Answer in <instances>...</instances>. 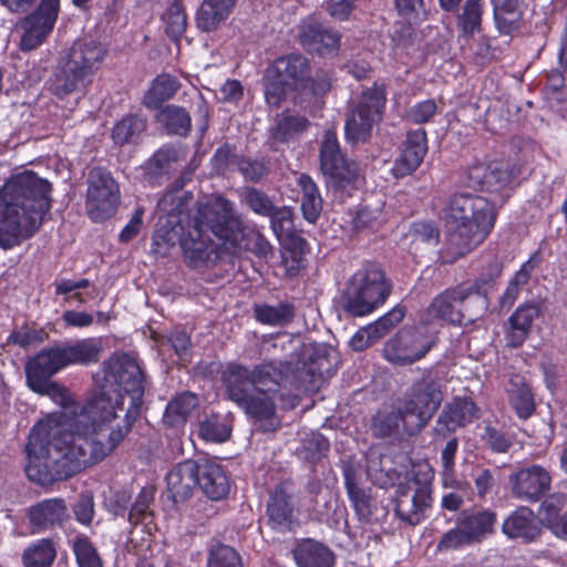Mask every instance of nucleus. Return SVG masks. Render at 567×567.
Returning <instances> with one entry per match:
<instances>
[{
  "label": "nucleus",
  "mask_w": 567,
  "mask_h": 567,
  "mask_svg": "<svg viewBox=\"0 0 567 567\" xmlns=\"http://www.w3.org/2000/svg\"><path fill=\"white\" fill-rule=\"evenodd\" d=\"M145 383V374L136 359L126 353L112 358L106 364L100 391L86 400L82 412L92 420L93 429L104 427L116 419V410L123 409L124 396L128 395L131 406L123 424L110 431L106 443L65 431L58 432L50 441L35 429L28 444V478L40 486H51L102 461L131 432L143 404Z\"/></svg>",
  "instance_id": "nucleus-1"
},
{
  "label": "nucleus",
  "mask_w": 567,
  "mask_h": 567,
  "mask_svg": "<svg viewBox=\"0 0 567 567\" xmlns=\"http://www.w3.org/2000/svg\"><path fill=\"white\" fill-rule=\"evenodd\" d=\"M184 259L193 269H207L217 264L221 246L233 255L249 251L258 258L274 255V248L256 227L245 225L235 204L223 195L197 205V217L190 233L182 241Z\"/></svg>",
  "instance_id": "nucleus-2"
},
{
  "label": "nucleus",
  "mask_w": 567,
  "mask_h": 567,
  "mask_svg": "<svg viewBox=\"0 0 567 567\" xmlns=\"http://www.w3.org/2000/svg\"><path fill=\"white\" fill-rule=\"evenodd\" d=\"M101 347L93 339H82L73 343H62L49 348H44L32 357L25 364V378L28 386L35 393L48 395L54 403L63 409L64 414L76 424L78 431H70L71 433H79L85 436L99 439L103 427L93 429L92 420L82 412L85 405L75 400L74 394L69 388L62 385L51 378L69 365H90L96 363L100 359ZM39 429L44 435H48L50 441L53 436L64 429H48L47 425L38 423L34 425L29 434ZM65 432H69L65 430ZM28 443L25 444L27 464L24 471L30 463L28 454Z\"/></svg>",
  "instance_id": "nucleus-3"
},
{
  "label": "nucleus",
  "mask_w": 567,
  "mask_h": 567,
  "mask_svg": "<svg viewBox=\"0 0 567 567\" xmlns=\"http://www.w3.org/2000/svg\"><path fill=\"white\" fill-rule=\"evenodd\" d=\"M53 185L33 171L11 175L0 187V248L31 239L50 215Z\"/></svg>",
  "instance_id": "nucleus-4"
},
{
  "label": "nucleus",
  "mask_w": 567,
  "mask_h": 567,
  "mask_svg": "<svg viewBox=\"0 0 567 567\" xmlns=\"http://www.w3.org/2000/svg\"><path fill=\"white\" fill-rule=\"evenodd\" d=\"M332 85L331 72L318 69L312 74L310 60L299 52L284 54L274 60L265 78V101L278 109L289 93H309L323 96Z\"/></svg>",
  "instance_id": "nucleus-5"
},
{
  "label": "nucleus",
  "mask_w": 567,
  "mask_h": 567,
  "mask_svg": "<svg viewBox=\"0 0 567 567\" xmlns=\"http://www.w3.org/2000/svg\"><path fill=\"white\" fill-rule=\"evenodd\" d=\"M106 49L93 40H76L62 54L50 78V91L60 100L86 89L101 69Z\"/></svg>",
  "instance_id": "nucleus-6"
},
{
  "label": "nucleus",
  "mask_w": 567,
  "mask_h": 567,
  "mask_svg": "<svg viewBox=\"0 0 567 567\" xmlns=\"http://www.w3.org/2000/svg\"><path fill=\"white\" fill-rule=\"evenodd\" d=\"M392 292V282L375 262H364L344 282L340 292L341 309L350 317L370 316L382 307Z\"/></svg>",
  "instance_id": "nucleus-7"
},
{
  "label": "nucleus",
  "mask_w": 567,
  "mask_h": 567,
  "mask_svg": "<svg viewBox=\"0 0 567 567\" xmlns=\"http://www.w3.org/2000/svg\"><path fill=\"white\" fill-rule=\"evenodd\" d=\"M446 218L463 237L482 245L495 227L497 212L488 198L470 194H453L445 207Z\"/></svg>",
  "instance_id": "nucleus-8"
},
{
  "label": "nucleus",
  "mask_w": 567,
  "mask_h": 567,
  "mask_svg": "<svg viewBox=\"0 0 567 567\" xmlns=\"http://www.w3.org/2000/svg\"><path fill=\"white\" fill-rule=\"evenodd\" d=\"M319 169L326 185L334 193L353 186L359 176V165L342 151L334 130L323 133L319 147Z\"/></svg>",
  "instance_id": "nucleus-9"
},
{
  "label": "nucleus",
  "mask_w": 567,
  "mask_h": 567,
  "mask_svg": "<svg viewBox=\"0 0 567 567\" xmlns=\"http://www.w3.org/2000/svg\"><path fill=\"white\" fill-rule=\"evenodd\" d=\"M457 525L445 532L439 543L437 550H456L482 543L495 533L497 513L491 508L464 509L457 517Z\"/></svg>",
  "instance_id": "nucleus-10"
},
{
  "label": "nucleus",
  "mask_w": 567,
  "mask_h": 567,
  "mask_svg": "<svg viewBox=\"0 0 567 567\" xmlns=\"http://www.w3.org/2000/svg\"><path fill=\"white\" fill-rule=\"evenodd\" d=\"M85 213L91 221L104 223L112 218L121 203V188L110 169L94 166L87 173Z\"/></svg>",
  "instance_id": "nucleus-11"
},
{
  "label": "nucleus",
  "mask_w": 567,
  "mask_h": 567,
  "mask_svg": "<svg viewBox=\"0 0 567 567\" xmlns=\"http://www.w3.org/2000/svg\"><path fill=\"white\" fill-rule=\"evenodd\" d=\"M434 472L429 464L413 468L411 482L416 486L409 499L410 487L400 484L396 488L394 512L399 519L408 525L416 526L425 518V512L432 507V481Z\"/></svg>",
  "instance_id": "nucleus-12"
},
{
  "label": "nucleus",
  "mask_w": 567,
  "mask_h": 567,
  "mask_svg": "<svg viewBox=\"0 0 567 567\" xmlns=\"http://www.w3.org/2000/svg\"><path fill=\"white\" fill-rule=\"evenodd\" d=\"M442 401V386L440 381L433 378V368L423 369L422 377L412 383L403 402L405 414L413 421L409 431L421 432L437 412Z\"/></svg>",
  "instance_id": "nucleus-13"
},
{
  "label": "nucleus",
  "mask_w": 567,
  "mask_h": 567,
  "mask_svg": "<svg viewBox=\"0 0 567 567\" xmlns=\"http://www.w3.org/2000/svg\"><path fill=\"white\" fill-rule=\"evenodd\" d=\"M226 393L245 414L256 422H265L264 432H275L279 427V421H276V396L271 390H259L251 388V383L245 381L244 384L223 380Z\"/></svg>",
  "instance_id": "nucleus-14"
},
{
  "label": "nucleus",
  "mask_w": 567,
  "mask_h": 567,
  "mask_svg": "<svg viewBox=\"0 0 567 567\" xmlns=\"http://www.w3.org/2000/svg\"><path fill=\"white\" fill-rule=\"evenodd\" d=\"M386 104V85L374 82L373 86L364 90L361 100L344 124V135L348 143L357 145L364 143L371 135L375 121L382 116Z\"/></svg>",
  "instance_id": "nucleus-15"
},
{
  "label": "nucleus",
  "mask_w": 567,
  "mask_h": 567,
  "mask_svg": "<svg viewBox=\"0 0 567 567\" xmlns=\"http://www.w3.org/2000/svg\"><path fill=\"white\" fill-rule=\"evenodd\" d=\"M295 30L296 41L310 54L333 56L341 48L342 34L317 13L301 18Z\"/></svg>",
  "instance_id": "nucleus-16"
},
{
  "label": "nucleus",
  "mask_w": 567,
  "mask_h": 567,
  "mask_svg": "<svg viewBox=\"0 0 567 567\" xmlns=\"http://www.w3.org/2000/svg\"><path fill=\"white\" fill-rule=\"evenodd\" d=\"M482 282L478 279L465 280L437 293L427 307V315L437 321L460 327L465 316L462 306L472 296L481 295Z\"/></svg>",
  "instance_id": "nucleus-17"
},
{
  "label": "nucleus",
  "mask_w": 567,
  "mask_h": 567,
  "mask_svg": "<svg viewBox=\"0 0 567 567\" xmlns=\"http://www.w3.org/2000/svg\"><path fill=\"white\" fill-rule=\"evenodd\" d=\"M436 341L413 328H402L383 347L384 359L393 365H411L427 355Z\"/></svg>",
  "instance_id": "nucleus-18"
},
{
  "label": "nucleus",
  "mask_w": 567,
  "mask_h": 567,
  "mask_svg": "<svg viewBox=\"0 0 567 567\" xmlns=\"http://www.w3.org/2000/svg\"><path fill=\"white\" fill-rule=\"evenodd\" d=\"M287 363L282 361H262L249 369L239 363H229L223 374V380L241 384L245 381L251 383V388L259 390H271L278 394L282 383L287 379Z\"/></svg>",
  "instance_id": "nucleus-19"
},
{
  "label": "nucleus",
  "mask_w": 567,
  "mask_h": 567,
  "mask_svg": "<svg viewBox=\"0 0 567 567\" xmlns=\"http://www.w3.org/2000/svg\"><path fill=\"white\" fill-rule=\"evenodd\" d=\"M60 13V0H40L37 8L20 20L23 30L19 48L32 51L39 48L51 34Z\"/></svg>",
  "instance_id": "nucleus-20"
},
{
  "label": "nucleus",
  "mask_w": 567,
  "mask_h": 567,
  "mask_svg": "<svg viewBox=\"0 0 567 567\" xmlns=\"http://www.w3.org/2000/svg\"><path fill=\"white\" fill-rule=\"evenodd\" d=\"M553 476L539 464H530L516 468L508 475L511 496L527 503H539L550 491Z\"/></svg>",
  "instance_id": "nucleus-21"
},
{
  "label": "nucleus",
  "mask_w": 567,
  "mask_h": 567,
  "mask_svg": "<svg viewBox=\"0 0 567 567\" xmlns=\"http://www.w3.org/2000/svg\"><path fill=\"white\" fill-rule=\"evenodd\" d=\"M291 484L280 482L269 492L266 505L267 524L278 533L290 532L297 522Z\"/></svg>",
  "instance_id": "nucleus-22"
},
{
  "label": "nucleus",
  "mask_w": 567,
  "mask_h": 567,
  "mask_svg": "<svg viewBox=\"0 0 567 567\" xmlns=\"http://www.w3.org/2000/svg\"><path fill=\"white\" fill-rule=\"evenodd\" d=\"M480 417V408L468 396H454L440 413L434 433L446 437L460 427H465Z\"/></svg>",
  "instance_id": "nucleus-23"
},
{
  "label": "nucleus",
  "mask_w": 567,
  "mask_h": 567,
  "mask_svg": "<svg viewBox=\"0 0 567 567\" xmlns=\"http://www.w3.org/2000/svg\"><path fill=\"white\" fill-rule=\"evenodd\" d=\"M502 533L524 545L537 543L543 534L542 520L528 506H518L502 523Z\"/></svg>",
  "instance_id": "nucleus-24"
},
{
  "label": "nucleus",
  "mask_w": 567,
  "mask_h": 567,
  "mask_svg": "<svg viewBox=\"0 0 567 567\" xmlns=\"http://www.w3.org/2000/svg\"><path fill=\"white\" fill-rule=\"evenodd\" d=\"M426 153V131L424 128L409 131L400 154L391 168L394 178L400 179L413 174L422 164Z\"/></svg>",
  "instance_id": "nucleus-25"
},
{
  "label": "nucleus",
  "mask_w": 567,
  "mask_h": 567,
  "mask_svg": "<svg viewBox=\"0 0 567 567\" xmlns=\"http://www.w3.org/2000/svg\"><path fill=\"white\" fill-rule=\"evenodd\" d=\"M542 313V305L532 300L519 305L508 318V328L505 331L506 344L509 348H520L527 340L534 321Z\"/></svg>",
  "instance_id": "nucleus-26"
},
{
  "label": "nucleus",
  "mask_w": 567,
  "mask_h": 567,
  "mask_svg": "<svg viewBox=\"0 0 567 567\" xmlns=\"http://www.w3.org/2000/svg\"><path fill=\"white\" fill-rule=\"evenodd\" d=\"M511 178V172L498 162L476 163L467 171V186L482 192H499L508 185Z\"/></svg>",
  "instance_id": "nucleus-27"
},
{
  "label": "nucleus",
  "mask_w": 567,
  "mask_h": 567,
  "mask_svg": "<svg viewBox=\"0 0 567 567\" xmlns=\"http://www.w3.org/2000/svg\"><path fill=\"white\" fill-rule=\"evenodd\" d=\"M291 555L297 567H334L337 563L334 551L311 537L297 539Z\"/></svg>",
  "instance_id": "nucleus-28"
},
{
  "label": "nucleus",
  "mask_w": 567,
  "mask_h": 567,
  "mask_svg": "<svg viewBox=\"0 0 567 567\" xmlns=\"http://www.w3.org/2000/svg\"><path fill=\"white\" fill-rule=\"evenodd\" d=\"M32 533H42L61 526L68 517L65 501L60 497L47 498L30 506L27 513Z\"/></svg>",
  "instance_id": "nucleus-29"
},
{
  "label": "nucleus",
  "mask_w": 567,
  "mask_h": 567,
  "mask_svg": "<svg viewBox=\"0 0 567 567\" xmlns=\"http://www.w3.org/2000/svg\"><path fill=\"white\" fill-rule=\"evenodd\" d=\"M167 489L175 503L188 499L198 486V461L185 460L166 475Z\"/></svg>",
  "instance_id": "nucleus-30"
},
{
  "label": "nucleus",
  "mask_w": 567,
  "mask_h": 567,
  "mask_svg": "<svg viewBox=\"0 0 567 567\" xmlns=\"http://www.w3.org/2000/svg\"><path fill=\"white\" fill-rule=\"evenodd\" d=\"M198 486L212 501L225 499L230 492V482L224 467L214 461H198Z\"/></svg>",
  "instance_id": "nucleus-31"
},
{
  "label": "nucleus",
  "mask_w": 567,
  "mask_h": 567,
  "mask_svg": "<svg viewBox=\"0 0 567 567\" xmlns=\"http://www.w3.org/2000/svg\"><path fill=\"white\" fill-rule=\"evenodd\" d=\"M238 0H203L196 16L195 22L198 30L214 32L233 13Z\"/></svg>",
  "instance_id": "nucleus-32"
},
{
  "label": "nucleus",
  "mask_w": 567,
  "mask_h": 567,
  "mask_svg": "<svg viewBox=\"0 0 567 567\" xmlns=\"http://www.w3.org/2000/svg\"><path fill=\"white\" fill-rule=\"evenodd\" d=\"M413 425L410 415L405 414L403 406L391 410L390 412H378L372 420V431L378 437H391L401 432L408 435H415L419 432H410L409 427Z\"/></svg>",
  "instance_id": "nucleus-33"
},
{
  "label": "nucleus",
  "mask_w": 567,
  "mask_h": 567,
  "mask_svg": "<svg viewBox=\"0 0 567 567\" xmlns=\"http://www.w3.org/2000/svg\"><path fill=\"white\" fill-rule=\"evenodd\" d=\"M181 87V82L169 73H161L153 79L144 93L142 104L150 111L164 107V103L172 100Z\"/></svg>",
  "instance_id": "nucleus-34"
},
{
  "label": "nucleus",
  "mask_w": 567,
  "mask_h": 567,
  "mask_svg": "<svg viewBox=\"0 0 567 567\" xmlns=\"http://www.w3.org/2000/svg\"><path fill=\"white\" fill-rule=\"evenodd\" d=\"M310 125L307 116L291 114L287 110L277 115L275 125L269 130V140L276 144H287L305 133Z\"/></svg>",
  "instance_id": "nucleus-35"
},
{
  "label": "nucleus",
  "mask_w": 567,
  "mask_h": 567,
  "mask_svg": "<svg viewBox=\"0 0 567 567\" xmlns=\"http://www.w3.org/2000/svg\"><path fill=\"white\" fill-rule=\"evenodd\" d=\"M196 217L197 210L195 212V215L186 228L182 224H176L174 226H169L167 224L156 228L152 237V252L155 256L165 257L168 255L169 249L174 247L176 243L179 244L182 251L184 252L182 241L193 229Z\"/></svg>",
  "instance_id": "nucleus-36"
},
{
  "label": "nucleus",
  "mask_w": 567,
  "mask_h": 567,
  "mask_svg": "<svg viewBox=\"0 0 567 567\" xmlns=\"http://www.w3.org/2000/svg\"><path fill=\"white\" fill-rule=\"evenodd\" d=\"M344 488L354 512L359 516L371 514V488L360 486L361 474L352 465L343 467Z\"/></svg>",
  "instance_id": "nucleus-37"
},
{
  "label": "nucleus",
  "mask_w": 567,
  "mask_h": 567,
  "mask_svg": "<svg viewBox=\"0 0 567 567\" xmlns=\"http://www.w3.org/2000/svg\"><path fill=\"white\" fill-rule=\"evenodd\" d=\"M58 540L51 537L32 540L22 551L23 567H52L58 557Z\"/></svg>",
  "instance_id": "nucleus-38"
},
{
  "label": "nucleus",
  "mask_w": 567,
  "mask_h": 567,
  "mask_svg": "<svg viewBox=\"0 0 567 567\" xmlns=\"http://www.w3.org/2000/svg\"><path fill=\"white\" fill-rule=\"evenodd\" d=\"M508 400L516 415L522 420L530 417L536 410L532 388L520 374H514L509 379Z\"/></svg>",
  "instance_id": "nucleus-39"
},
{
  "label": "nucleus",
  "mask_w": 567,
  "mask_h": 567,
  "mask_svg": "<svg viewBox=\"0 0 567 567\" xmlns=\"http://www.w3.org/2000/svg\"><path fill=\"white\" fill-rule=\"evenodd\" d=\"M198 404L199 399L197 394L190 391H183L176 394L165 408L163 414L164 425L166 427L183 426Z\"/></svg>",
  "instance_id": "nucleus-40"
},
{
  "label": "nucleus",
  "mask_w": 567,
  "mask_h": 567,
  "mask_svg": "<svg viewBox=\"0 0 567 567\" xmlns=\"http://www.w3.org/2000/svg\"><path fill=\"white\" fill-rule=\"evenodd\" d=\"M496 29L501 34L511 35L518 31L523 22V11L518 0H491Z\"/></svg>",
  "instance_id": "nucleus-41"
},
{
  "label": "nucleus",
  "mask_w": 567,
  "mask_h": 567,
  "mask_svg": "<svg viewBox=\"0 0 567 567\" xmlns=\"http://www.w3.org/2000/svg\"><path fill=\"white\" fill-rule=\"evenodd\" d=\"M147 128V121L138 114H127L115 122L111 138L116 146L137 144Z\"/></svg>",
  "instance_id": "nucleus-42"
},
{
  "label": "nucleus",
  "mask_w": 567,
  "mask_h": 567,
  "mask_svg": "<svg viewBox=\"0 0 567 567\" xmlns=\"http://www.w3.org/2000/svg\"><path fill=\"white\" fill-rule=\"evenodd\" d=\"M157 121L164 126L168 135L188 137L192 132V117L189 112L176 104H166L159 110Z\"/></svg>",
  "instance_id": "nucleus-43"
},
{
  "label": "nucleus",
  "mask_w": 567,
  "mask_h": 567,
  "mask_svg": "<svg viewBox=\"0 0 567 567\" xmlns=\"http://www.w3.org/2000/svg\"><path fill=\"white\" fill-rule=\"evenodd\" d=\"M252 309L255 319L262 324L284 326L295 318V306L288 301L280 302L277 306L256 303Z\"/></svg>",
  "instance_id": "nucleus-44"
},
{
  "label": "nucleus",
  "mask_w": 567,
  "mask_h": 567,
  "mask_svg": "<svg viewBox=\"0 0 567 567\" xmlns=\"http://www.w3.org/2000/svg\"><path fill=\"white\" fill-rule=\"evenodd\" d=\"M165 34L173 41L178 42L187 28V14L182 0L168 2L162 14Z\"/></svg>",
  "instance_id": "nucleus-45"
},
{
  "label": "nucleus",
  "mask_w": 567,
  "mask_h": 567,
  "mask_svg": "<svg viewBox=\"0 0 567 567\" xmlns=\"http://www.w3.org/2000/svg\"><path fill=\"white\" fill-rule=\"evenodd\" d=\"M483 12V0H465L462 13L456 18L462 37L472 38L475 33L481 32Z\"/></svg>",
  "instance_id": "nucleus-46"
},
{
  "label": "nucleus",
  "mask_w": 567,
  "mask_h": 567,
  "mask_svg": "<svg viewBox=\"0 0 567 567\" xmlns=\"http://www.w3.org/2000/svg\"><path fill=\"white\" fill-rule=\"evenodd\" d=\"M478 246V244L452 230L447 243L439 251L437 261L441 265H453Z\"/></svg>",
  "instance_id": "nucleus-47"
},
{
  "label": "nucleus",
  "mask_w": 567,
  "mask_h": 567,
  "mask_svg": "<svg viewBox=\"0 0 567 567\" xmlns=\"http://www.w3.org/2000/svg\"><path fill=\"white\" fill-rule=\"evenodd\" d=\"M330 450L328 439L320 432L306 434L297 450L298 456L303 461L317 464L327 456Z\"/></svg>",
  "instance_id": "nucleus-48"
},
{
  "label": "nucleus",
  "mask_w": 567,
  "mask_h": 567,
  "mask_svg": "<svg viewBox=\"0 0 567 567\" xmlns=\"http://www.w3.org/2000/svg\"><path fill=\"white\" fill-rule=\"evenodd\" d=\"M198 434L206 442L223 443L229 440L231 426L220 414L212 413L199 422Z\"/></svg>",
  "instance_id": "nucleus-49"
},
{
  "label": "nucleus",
  "mask_w": 567,
  "mask_h": 567,
  "mask_svg": "<svg viewBox=\"0 0 567 567\" xmlns=\"http://www.w3.org/2000/svg\"><path fill=\"white\" fill-rule=\"evenodd\" d=\"M178 150L172 144L158 148L145 163V174L156 178L166 174L172 165L178 161Z\"/></svg>",
  "instance_id": "nucleus-50"
},
{
  "label": "nucleus",
  "mask_w": 567,
  "mask_h": 567,
  "mask_svg": "<svg viewBox=\"0 0 567 567\" xmlns=\"http://www.w3.org/2000/svg\"><path fill=\"white\" fill-rule=\"evenodd\" d=\"M78 567H103L97 549L85 535H78L72 542Z\"/></svg>",
  "instance_id": "nucleus-51"
},
{
  "label": "nucleus",
  "mask_w": 567,
  "mask_h": 567,
  "mask_svg": "<svg viewBox=\"0 0 567 567\" xmlns=\"http://www.w3.org/2000/svg\"><path fill=\"white\" fill-rule=\"evenodd\" d=\"M207 567H244L241 556L231 546L217 543L207 555Z\"/></svg>",
  "instance_id": "nucleus-52"
},
{
  "label": "nucleus",
  "mask_w": 567,
  "mask_h": 567,
  "mask_svg": "<svg viewBox=\"0 0 567 567\" xmlns=\"http://www.w3.org/2000/svg\"><path fill=\"white\" fill-rule=\"evenodd\" d=\"M270 218V226L279 240L293 239V214L288 207L275 206L274 212L268 215Z\"/></svg>",
  "instance_id": "nucleus-53"
},
{
  "label": "nucleus",
  "mask_w": 567,
  "mask_h": 567,
  "mask_svg": "<svg viewBox=\"0 0 567 567\" xmlns=\"http://www.w3.org/2000/svg\"><path fill=\"white\" fill-rule=\"evenodd\" d=\"M243 203L256 215L267 217L274 212L275 204L264 190L247 186L243 190Z\"/></svg>",
  "instance_id": "nucleus-54"
},
{
  "label": "nucleus",
  "mask_w": 567,
  "mask_h": 567,
  "mask_svg": "<svg viewBox=\"0 0 567 567\" xmlns=\"http://www.w3.org/2000/svg\"><path fill=\"white\" fill-rule=\"evenodd\" d=\"M566 503L567 495L563 492L548 493L540 501L539 512L546 527L550 525V522L557 520L563 516L564 513H561V511L566 506Z\"/></svg>",
  "instance_id": "nucleus-55"
},
{
  "label": "nucleus",
  "mask_w": 567,
  "mask_h": 567,
  "mask_svg": "<svg viewBox=\"0 0 567 567\" xmlns=\"http://www.w3.org/2000/svg\"><path fill=\"white\" fill-rule=\"evenodd\" d=\"M241 155L236 153V146L224 143L216 148L210 158L213 171L218 175H225L231 166H238Z\"/></svg>",
  "instance_id": "nucleus-56"
},
{
  "label": "nucleus",
  "mask_w": 567,
  "mask_h": 567,
  "mask_svg": "<svg viewBox=\"0 0 567 567\" xmlns=\"http://www.w3.org/2000/svg\"><path fill=\"white\" fill-rule=\"evenodd\" d=\"M405 316V308L395 306L390 311L378 318L372 323H369V329L372 331V337L379 340L394 329Z\"/></svg>",
  "instance_id": "nucleus-57"
},
{
  "label": "nucleus",
  "mask_w": 567,
  "mask_h": 567,
  "mask_svg": "<svg viewBox=\"0 0 567 567\" xmlns=\"http://www.w3.org/2000/svg\"><path fill=\"white\" fill-rule=\"evenodd\" d=\"M398 14L409 22L420 23L427 20L429 12L424 0H393Z\"/></svg>",
  "instance_id": "nucleus-58"
},
{
  "label": "nucleus",
  "mask_w": 567,
  "mask_h": 567,
  "mask_svg": "<svg viewBox=\"0 0 567 567\" xmlns=\"http://www.w3.org/2000/svg\"><path fill=\"white\" fill-rule=\"evenodd\" d=\"M237 169L246 181L258 183L269 174V168L264 159L250 158L241 155Z\"/></svg>",
  "instance_id": "nucleus-59"
},
{
  "label": "nucleus",
  "mask_w": 567,
  "mask_h": 567,
  "mask_svg": "<svg viewBox=\"0 0 567 567\" xmlns=\"http://www.w3.org/2000/svg\"><path fill=\"white\" fill-rule=\"evenodd\" d=\"M410 235L414 240L436 245L440 241L441 231L433 220H415L410 226Z\"/></svg>",
  "instance_id": "nucleus-60"
},
{
  "label": "nucleus",
  "mask_w": 567,
  "mask_h": 567,
  "mask_svg": "<svg viewBox=\"0 0 567 567\" xmlns=\"http://www.w3.org/2000/svg\"><path fill=\"white\" fill-rule=\"evenodd\" d=\"M482 440L492 452L498 454L507 453L513 445L502 430L489 424L485 426Z\"/></svg>",
  "instance_id": "nucleus-61"
},
{
  "label": "nucleus",
  "mask_w": 567,
  "mask_h": 567,
  "mask_svg": "<svg viewBox=\"0 0 567 567\" xmlns=\"http://www.w3.org/2000/svg\"><path fill=\"white\" fill-rule=\"evenodd\" d=\"M358 0H324V10L334 20L347 21L357 7Z\"/></svg>",
  "instance_id": "nucleus-62"
},
{
  "label": "nucleus",
  "mask_w": 567,
  "mask_h": 567,
  "mask_svg": "<svg viewBox=\"0 0 567 567\" xmlns=\"http://www.w3.org/2000/svg\"><path fill=\"white\" fill-rule=\"evenodd\" d=\"M75 519L82 525H90L94 516V499L90 493L81 494L73 506Z\"/></svg>",
  "instance_id": "nucleus-63"
},
{
  "label": "nucleus",
  "mask_w": 567,
  "mask_h": 567,
  "mask_svg": "<svg viewBox=\"0 0 567 567\" xmlns=\"http://www.w3.org/2000/svg\"><path fill=\"white\" fill-rule=\"evenodd\" d=\"M322 206L323 200L320 192L301 197V212L303 218L309 223L315 224L319 219Z\"/></svg>",
  "instance_id": "nucleus-64"
}]
</instances>
